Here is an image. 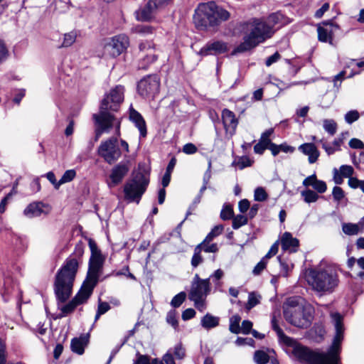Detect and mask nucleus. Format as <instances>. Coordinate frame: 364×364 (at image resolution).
<instances>
[{
    "instance_id": "nucleus-30",
    "label": "nucleus",
    "mask_w": 364,
    "mask_h": 364,
    "mask_svg": "<svg viewBox=\"0 0 364 364\" xmlns=\"http://www.w3.org/2000/svg\"><path fill=\"white\" fill-rule=\"evenodd\" d=\"M301 196L306 203H315L320 198L317 193L309 188L302 191L301 192Z\"/></svg>"
},
{
    "instance_id": "nucleus-56",
    "label": "nucleus",
    "mask_w": 364,
    "mask_h": 364,
    "mask_svg": "<svg viewBox=\"0 0 364 364\" xmlns=\"http://www.w3.org/2000/svg\"><path fill=\"white\" fill-rule=\"evenodd\" d=\"M353 168L351 166L342 165L340 167V173L345 178L352 177L351 176L353 175Z\"/></svg>"
},
{
    "instance_id": "nucleus-37",
    "label": "nucleus",
    "mask_w": 364,
    "mask_h": 364,
    "mask_svg": "<svg viewBox=\"0 0 364 364\" xmlns=\"http://www.w3.org/2000/svg\"><path fill=\"white\" fill-rule=\"evenodd\" d=\"M323 127L325 131L331 135H333L336 132L337 124L333 119H324Z\"/></svg>"
},
{
    "instance_id": "nucleus-44",
    "label": "nucleus",
    "mask_w": 364,
    "mask_h": 364,
    "mask_svg": "<svg viewBox=\"0 0 364 364\" xmlns=\"http://www.w3.org/2000/svg\"><path fill=\"white\" fill-rule=\"evenodd\" d=\"M332 196L333 200L339 203L345 198V193L341 187L334 186L332 191Z\"/></svg>"
},
{
    "instance_id": "nucleus-1",
    "label": "nucleus",
    "mask_w": 364,
    "mask_h": 364,
    "mask_svg": "<svg viewBox=\"0 0 364 364\" xmlns=\"http://www.w3.org/2000/svg\"><path fill=\"white\" fill-rule=\"evenodd\" d=\"M331 318L336 333L333 342L326 352L314 351L300 345L294 339L286 336L282 330L274 323L276 332L280 343L293 348L294 355L301 362L309 364H341L340 353L343 340V318L338 312H331Z\"/></svg>"
},
{
    "instance_id": "nucleus-27",
    "label": "nucleus",
    "mask_w": 364,
    "mask_h": 364,
    "mask_svg": "<svg viewBox=\"0 0 364 364\" xmlns=\"http://www.w3.org/2000/svg\"><path fill=\"white\" fill-rule=\"evenodd\" d=\"M219 323L220 318L215 316L209 313H207L205 316H203L200 320L201 326L206 330L217 327L219 326Z\"/></svg>"
},
{
    "instance_id": "nucleus-8",
    "label": "nucleus",
    "mask_w": 364,
    "mask_h": 364,
    "mask_svg": "<svg viewBox=\"0 0 364 364\" xmlns=\"http://www.w3.org/2000/svg\"><path fill=\"white\" fill-rule=\"evenodd\" d=\"M149 183V174L138 171L132 173L130 180L124 186V199L129 203H139Z\"/></svg>"
},
{
    "instance_id": "nucleus-48",
    "label": "nucleus",
    "mask_w": 364,
    "mask_h": 364,
    "mask_svg": "<svg viewBox=\"0 0 364 364\" xmlns=\"http://www.w3.org/2000/svg\"><path fill=\"white\" fill-rule=\"evenodd\" d=\"M289 22L288 18L286 17L281 11L274 13V25L279 24V27L287 24Z\"/></svg>"
},
{
    "instance_id": "nucleus-64",
    "label": "nucleus",
    "mask_w": 364,
    "mask_h": 364,
    "mask_svg": "<svg viewBox=\"0 0 364 364\" xmlns=\"http://www.w3.org/2000/svg\"><path fill=\"white\" fill-rule=\"evenodd\" d=\"M349 146L353 149H363L364 148V144L362 141L358 139H351L349 141Z\"/></svg>"
},
{
    "instance_id": "nucleus-12",
    "label": "nucleus",
    "mask_w": 364,
    "mask_h": 364,
    "mask_svg": "<svg viewBox=\"0 0 364 364\" xmlns=\"http://www.w3.org/2000/svg\"><path fill=\"white\" fill-rule=\"evenodd\" d=\"M129 45V38L124 34L115 36L109 39L103 47L105 58H115L127 50Z\"/></svg>"
},
{
    "instance_id": "nucleus-24",
    "label": "nucleus",
    "mask_w": 364,
    "mask_h": 364,
    "mask_svg": "<svg viewBox=\"0 0 364 364\" xmlns=\"http://www.w3.org/2000/svg\"><path fill=\"white\" fill-rule=\"evenodd\" d=\"M281 245L284 250L296 252L299 245L298 239L293 237L290 232H286L281 238Z\"/></svg>"
},
{
    "instance_id": "nucleus-6",
    "label": "nucleus",
    "mask_w": 364,
    "mask_h": 364,
    "mask_svg": "<svg viewBox=\"0 0 364 364\" xmlns=\"http://www.w3.org/2000/svg\"><path fill=\"white\" fill-rule=\"evenodd\" d=\"M306 279L312 289L321 295L333 293L340 282L337 269L332 265L310 269Z\"/></svg>"
},
{
    "instance_id": "nucleus-60",
    "label": "nucleus",
    "mask_w": 364,
    "mask_h": 364,
    "mask_svg": "<svg viewBox=\"0 0 364 364\" xmlns=\"http://www.w3.org/2000/svg\"><path fill=\"white\" fill-rule=\"evenodd\" d=\"M198 151L197 147L192 143L186 144L183 147V151L186 154H193Z\"/></svg>"
},
{
    "instance_id": "nucleus-38",
    "label": "nucleus",
    "mask_w": 364,
    "mask_h": 364,
    "mask_svg": "<svg viewBox=\"0 0 364 364\" xmlns=\"http://www.w3.org/2000/svg\"><path fill=\"white\" fill-rule=\"evenodd\" d=\"M247 223V218L244 215H237L232 218V228L237 230Z\"/></svg>"
},
{
    "instance_id": "nucleus-50",
    "label": "nucleus",
    "mask_w": 364,
    "mask_h": 364,
    "mask_svg": "<svg viewBox=\"0 0 364 364\" xmlns=\"http://www.w3.org/2000/svg\"><path fill=\"white\" fill-rule=\"evenodd\" d=\"M76 39V33L74 32H70L68 33H65L64 36L63 42L62 44L63 47H68L70 46Z\"/></svg>"
},
{
    "instance_id": "nucleus-57",
    "label": "nucleus",
    "mask_w": 364,
    "mask_h": 364,
    "mask_svg": "<svg viewBox=\"0 0 364 364\" xmlns=\"http://www.w3.org/2000/svg\"><path fill=\"white\" fill-rule=\"evenodd\" d=\"M134 31L140 34H146L152 33V28L149 26L139 25L134 28Z\"/></svg>"
},
{
    "instance_id": "nucleus-46",
    "label": "nucleus",
    "mask_w": 364,
    "mask_h": 364,
    "mask_svg": "<svg viewBox=\"0 0 364 364\" xmlns=\"http://www.w3.org/2000/svg\"><path fill=\"white\" fill-rule=\"evenodd\" d=\"M166 321L168 324L176 329L178 326V321L175 311H170L166 316Z\"/></svg>"
},
{
    "instance_id": "nucleus-49",
    "label": "nucleus",
    "mask_w": 364,
    "mask_h": 364,
    "mask_svg": "<svg viewBox=\"0 0 364 364\" xmlns=\"http://www.w3.org/2000/svg\"><path fill=\"white\" fill-rule=\"evenodd\" d=\"M294 151V148L287 145V144H282L280 145L274 144V156H276L281 151H283L284 153H291Z\"/></svg>"
},
{
    "instance_id": "nucleus-25",
    "label": "nucleus",
    "mask_w": 364,
    "mask_h": 364,
    "mask_svg": "<svg viewBox=\"0 0 364 364\" xmlns=\"http://www.w3.org/2000/svg\"><path fill=\"white\" fill-rule=\"evenodd\" d=\"M298 149L304 154L309 156L308 160L310 164L315 163L319 156V151L316 146L312 143L303 144L300 145Z\"/></svg>"
},
{
    "instance_id": "nucleus-7",
    "label": "nucleus",
    "mask_w": 364,
    "mask_h": 364,
    "mask_svg": "<svg viewBox=\"0 0 364 364\" xmlns=\"http://www.w3.org/2000/svg\"><path fill=\"white\" fill-rule=\"evenodd\" d=\"M247 33L243 38V41L235 48L233 53H243L251 50L267 38H270V27L264 21L258 19L246 23Z\"/></svg>"
},
{
    "instance_id": "nucleus-4",
    "label": "nucleus",
    "mask_w": 364,
    "mask_h": 364,
    "mask_svg": "<svg viewBox=\"0 0 364 364\" xmlns=\"http://www.w3.org/2000/svg\"><path fill=\"white\" fill-rule=\"evenodd\" d=\"M283 316L291 325L299 328H309L314 318V310L302 297L291 296L282 305Z\"/></svg>"
},
{
    "instance_id": "nucleus-62",
    "label": "nucleus",
    "mask_w": 364,
    "mask_h": 364,
    "mask_svg": "<svg viewBox=\"0 0 364 364\" xmlns=\"http://www.w3.org/2000/svg\"><path fill=\"white\" fill-rule=\"evenodd\" d=\"M195 316L196 311L193 309L189 308L183 311L181 317L183 321H187L193 318Z\"/></svg>"
},
{
    "instance_id": "nucleus-17",
    "label": "nucleus",
    "mask_w": 364,
    "mask_h": 364,
    "mask_svg": "<svg viewBox=\"0 0 364 364\" xmlns=\"http://www.w3.org/2000/svg\"><path fill=\"white\" fill-rule=\"evenodd\" d=\"M129 168L125 164H119L114 166L109 175V180L107 181V186L112 188L119 185L129 172Z\"/></svg>"
},
{
    "instance_id": "nucleus-36",
    "label": "nucleus",
    "mask_w": 364,
    "mask_h": 364,
    "mask_svg": "<svg viewBox=\"0 0 364 364\" xmlns=\"http://www.w3.org/2000/svg\"><path fill=\"white\" fill-rule=\"evenodd\" d=\"M203 262V258L201 255V252L200 251L199 247H196L194 249L193 255L191 259V266L193 268L197 267L199 264H200Z\"/></svg>"
},
{
    "instance_id": "nucleus-3",
    "label": "nucleus",
    "mask_w": 364,
    "mask_h": 364,
    "mask_svg": "<svg viewBox=\"0 0 364 364\" xmlns=\"http://www.w3.org/2000/svg\"><path fill=\"white\" fill-rule=\"evenodd\" d=\"M89 247L91 256L89 260L87 277L80 289L73 298L78 305L87 302L92 295L93 289L99 281V277L102 273L103 264L105 260V257L102 255L101 250L97 247L94 240H89Z\"/></svg>"
},
{
    "instance_id": "nucleus-20",
    "label": "nucleus",
    "mask_w": 364,
    "mask_h": 364,
    "mask_svg": "<svg viewBox=\"0 0 364 364\" xmlns=\"http://www.w3.org/2000/svg\"><path fill=\"white\" fill-rule=\"evenodd\" d=\"M228 51L227 44L221 41H216L208 43L203 47L198 54L200 55H208L212 54H220Z\"/></svg>"
},
{
    "instance_id": "nucleus-13",
    "label": "nucleus",
    "mask_w": 364,
    "mask_h": 364,
    "mask_svg": "<svg viewBox=\"0 0 364 364\" xmlns=\"http://www.w3.org/2000/svg\"><path fill=\"white\" fill-rule=\"evenodd\" d=\"M124 100V87L116 86L102 100L100 112L109 113L108 110L117 111Z\"/></svg>"
},
{
    "instance_id": "nucleus-34",
    "label": "nucleus",
    "mask_w": 364,
    "mask_h": 364,
    "mask_svg": "<svg viewBox=\"0 0 364 364\" xmlns=\"http://www.w3.org/2000/svg\"><path fill=\"white\" fill-rule=\"evenodd\" d=\"M77 306H79V305L73 299L70 302H68V304H66L65 305L63 306L60 308L61 314L60 316L64 317V316H68V314L73 312Z\"/></svg>"
},
{
    "instance_id": "nucleus-18",
    "label": "nucleus",
    "mask_w": 364,
    "mask_h": 364,
    "mask_svg": "<svg viewBox=\"0 0 364 364\" xmlns=\"http://www.w3.org/2000/svg\"><path fill=\"white\" fill-rule=\"evenodd\" d=\"M222 121L226 133L232 136L238 124V120L234 112L228 109H224L222 111Z\"/></svg>"
},
{
    "instance_id": "nucleus-43",
    "label": "nucleus",
    "mask_w": 364,
    "mask_h": 364,
    "mask_svg": "<svg viewBox=\"0 0 364 364\" xmlns=\"http://www.w3.org/2000/svg\"><path fill=\"white\" fill-rule=\"evenodd\" d=\"M233 216V210L231 205H225L220 212V218L223 220H228Z\"/></svg>"
},
{
    "instance_id": "nucleus-19",
    "label": "nucleus",
    "mask_w": 364,
    "mask_h": 364,
    "mask_svg": "<svg viewBox=\"0 0 364 364\" xmlns=\"http://www.w3.org/2000/svg\"><path fill=\"white\" fill-rule=\"evenodd\" d=\"M50 208L48 205L42 202H33L30 203L23 210V215L28 218H33L41 216L42 214H48Z\"/></svg>"
},
{
    "instance_id": "nucleus-5",
    "label": "nucleus",
    "mask_w": 364,
    "mask_h": 364,
    "mask_svg": "<svg viewBox=\"0 0 364 364\" xmlns=\"http://www.w3.org/2000/svg\"><path fill=\"white\" fill-rule=\"evenodd\" d=\"M230 18V14L215 1L200 3L193 15V22L197 28L203 31L215 29Z\"/></svg>"
},
{
    "instance_id": "nucleus-51",
    "label": "nucleus",
    "mask_w": 364,
    "mask_h": 364,
    "mask_svg": "<svg viewBox=\"0 0 364 364\" xmlns=\"http://www.w3.org/2000/svg\"><path fill=\"white\" fill-rule=\"evenodd\" d=\"M318 40L322 42H327L331 38L329 31L323 27L319 26L317 29Z\"/></svg>"
},
{
    "instance_id": "nucleus-32",
    "label": "nucleus",
    "mask_w": 364,
    "mask_h": 364,
    "mask_svg": "<svg viewBox=\"0 0 364 364\" xmlns=\"http://www.w3.org/2000/svg\"><path fill=\"white\" fill-rule=\"evenodd\" d=\"M241 318L239 315H234L230 319L229 330L231 333L238 334L240 333V322Z\"/></svg>"
},
{
    "instance_id": "nucleus-63",
    "label": "nucleus",
    "mask_w": 364,
    "mask_h": 364,
    "mask_svg": "<svg viewBox=\"0 0 364 364\" xmlns=\"http://www.w3.org/2000/svg\"><path fill=\"white\" fill-rule=\"evenodd\" d=\"M224 272L222 269H218L214 272L213 274L210 275V279L213 278L215 285H218V281L223 277Z\"/></svg>"
},
{
    "instance_id": "nucleus-22",
    "label": "nucleus",
    "mask_w": 364,
    "mask_h": 364,
    "mask_svg": "<svg viewBox=\"0 0 364 364\" xmlns=\"http://www.w3.org/2000/svg\"><path fill=\"white\" fill-rule=\"evenodd\" d=\"M129 119L139 131L141 137H146L147 134L146 122L141 114L132 107L129 108Z\"/></svg>"
},
{
    "instance_id": "nucleus-58",
    "label": "nucleus",
    "mask_w": 364,
    "mask_h": 364,
    "mask_svg": "<svg viewBox=\"0 0 364 364\" xmlns=\"http://www.w3.org/2000/svg\"><path fill=\"white\" fill-rule=\"evenodd\" d=\"M252 322L248 320H244L242 322V326L240 327V332L243 334H249L252 331Z\"/></svg>"
},
{
    "instance_id": "nucleus-14",
    "label": "nucleus",
    "mask_w": 364,
    "mask_h": 364,
    "mask_svg": "<svg viewBox=\"0 0 364 364\" xmlns=\"http://www.w3.org/2000/svg\"><path fill=\"white\" fill-rule=\"evenodd\" d=\"M137 88L143 97L154 99L159 92V79L156 75L148 76L138 83Z\"/></svg>"
},
{
    "instance_id": "nucleus-10",
    "label": "nucleus",
    "mask_w": 364,
    "mask_h": 364,
    "mask_svg": "<svg viewBox=\"0 0 364 364\" xmlns=\"http://www.w3.org/2000/svg\"><path fill=\"white\" fill-rule=\"evenodd\" d=\"M92 118L97 126L95 129V141H97L103 133H109L113 127L115 128L116 135L120 136L121 122L113 114L99 112L98 114H94Z\"/></svg>"
},
{
    "instance_id": "nucleus-53",
    "label": "nucleus",
    "mask_w": 364,
    "mask_h": 364,
    "mask_svg": "<svg viewBox=\"0 0 364 364\" xmlns=\"http://www.w3.org/2000/svg\"><path fill=\"white\" fill-rule=\"evenodd\" d=\"M259 302V297L257 296L255 293H250L248 296V301L247 304V308L250 309L255 306Z\"/></svg>"
},
{
    "instance_id": "nucleus-40",
    "label": "nucleus",
    "mask_w": 364,
    "mask_h": 364,
    "mask_svg": "<svg viewBox=\"0 0 364 364\" xmlns=\"http://www.w3.org/2000/svg\"><path fill=\"white\" fill-rule=\"evenodd\" d=\"M75 176H76V172L74 169L67 170L63 173L61 178L59 180V183L61 186L62 184L69 183L75 178Z\"/></svg>"
},
{
    "instance_id": "nucleus-15",
    "label": "nucleus",
    "mask_w": 364,
    "mask_h": 364,
    "mask_svg": "<svg viewBox=\"0 0 364 364\" xmlns=\"http://www.w3.org/2000/svg\"><path fill=\"white\" fill-rule=\"evenodd\" d=\"M210 290V278L203 279L196 274L191 282L189 297H207Z\"/></svg>"
},
{
    "instance_id": "nucleus-11",
    "label": "nucleus",
    "mask_w": 364,
    "mask_h": 364,
    "mask_svg": "<svg viewBox=\"0 0 364 364\" xmlns=\"http://www.w3.org/2000/svg\"><path fill=\"white\" fill-rule=\"evenodd\" d=\"M117 136L116 135L102 141L97 150L99 156L109 164L117 161L122 154L118 146Z\"/></svg>"
},
{
    "instance_id": "nucleus-61",
    "label": "nucleus",
    "mask_w": 364,
    "mask_h": 364,
    "mask_svg": "<svg viewBox=\"0 0 364 364\" xmlns=\"http://www.w3.org/2000/svg\"><path fill=\"white\" fill-rule=\"evenodd\" d=\"M46 178L54 186L55 189H58L60 186V184L59 183V181H57L55 178V176L53 172L49 171L46 174Z\"/></svg>"
},
{
    "instance_id": "nucleus-45",
    "label": "nucleus",
    "mask_w": 364,
    "mask_h": 364,
    "mask_svg": "<svg viewBox=\"0 0 364 364\" xmlns=\"http://www.w3.org/2000/svg\"><path fill=\"white\" fill-rule=\"evenodd\" d=\"M223 231V226L218 225L215 226L205 237L206 240L212 241L215 237L220 235Z\"/></svg>"
},
{
    "instance_id": "nucleus-9",
    "label": "nucleus",
    "mask_w": 364,
    "mask_h": 364,
    "mask_svg": "<svg viewBox=\"0 0 364 364\" xmlns=\"http://www.w3.org/2000/svg\"><path fill=\"white\" fill-rule=\"evenodd\" d=\"M92 118L97 126L95 129V141H97L103 133H109L113 127L115 128L116 135L120 136L121 122L113 114L99 112L98 114H94Z\"/></svg>"
},
{
    "instance_id": "nucleus-2",
    "label": "nucleus",
    "mask_w": 364,
    "mask_h": 364,
    "mask_svg": "<svg viewBox=\"0 0 364 364\" xmlns=\"http://www.w3.org/2000/svg\"><path fill=\"white\" fill-rule=\"evenodd\" d=\"M83 252L81 247H76L75 252L65 259L55 274L54 291L58 301L61 303L65 302L72 294L74 281Z\"/></svg>"
},
{
    "instance_id": "nucleus-28",
    "label": "nucleus",
    "mask_w": 364,
    "mask_h": 364,
    "mask_svg": "<svg viewBox=\"0 0 364 364\" xmlns=\"http://www.w3.org/2000/svg\"><path fill=\"white\" fill-rule=\"evenodd\" d=\"M153 48L154 47L148 42L141 43L139 45V49L141 51H147L144 60L146 61L148 63H151L157 59V55L154 53Z\"/></svg>"
},
{
    "instance_id": "nucleus-47",
    "label": "nucleus",
    "mask_w": 364,
    "mask_h": 364,
    "mask_svg": "<svg viewBox=\"0 0 364 364\" xmlns=\"http://www.w3.org/2000/svg\"><path fill=\"white\" fill-rule=\"evenodd\" d=\"M360 117V114L357 110H350L345 114V121L348 124H352L357 121Z\"/></svg>"
},
{
    "instance_id": "nucleus-33",
    "label": "nucleus",
    "mask_w": 364,
    "mask_h": 364,
    "mask_svg": "<svg viewBox=\"0 0 364 364\" xmlns=\"http://www.w3.org/2000/svg\"><path fill=\"white\" fill-rule=\"evenodd\" d=\"M269 360V355L264 350H256L254 354V361L257 364H267Z\"/></svg>"
},
{
    "instance_id": "nucleus-29",
    "label": "nucleus",
    "mask_w": 364,
    "mask_h": 364,
    "mask_svg": "<svg viewBox=\"0 0 364 364\" xmlns=\"http://www.w3.org/2000/svg\"><path fill=\"white\" fill-rule=\"evenodd\" d=\"M273 252V245H272L267 255L258 262L252 270V274L255 275H259L266 268L267 260L272 257V253Z\"/></svg>"
},
{
    "instance_id": "nucleus-35",
    "label": "nucleus",
    "mask_w": 364,
    "mask_h": 364,
    "mask_svg": "<svg viewBox=\"0 0 364 364\" xmlns=\"http://www.w3.org/2000/svg\"><path fill=\"white\" fill-rule=\"evenodd\" d=\"M343 232L348 235H355L359 232V227L356 224L344 223L342 226Z\"/></svg>"
},
{
    "instance_id": "nucleus-59",
    "label": "nucleus",
    "mask_w": 364,
    "mask_h": 364,
    "mask_svg": "<svg viewBox=\"0 0 364 364\" xmlns=\"http://www.w3.org/2000/svg\"><path fill=\"white\" fill-rule=\"evenodd\" d=\"M136 357L137 358L133 364H150V358L148 355L137 353Z\"/></svg>"
},
{
    "instance_id": "nucleus-54",
    "label": "nucleus",
    "mask_w": 364,
    "mask_h": 364,
    "mask_svg": "<svg viewBox=\"0 0 364 364\" xmlns=\"http://www.w3.org/2000/svg\"><path fill=\"white\" fill-rule=\"evenodd\" d=\"M9 56V50L2 40H0V64L5 61Z\"/></svg>"
},
{
    "instance_id": "nucleus-55",
    "label": "nucleus",
    "mask_w": 364,
    "mask_h": 364,
    "mask_svg": "<svg viewBox=\"0 0 364 364\" xmlns=\"http://www.w3.org/2000/svg\"><path fill=\"white\" fill-rule=\"evenodd\" d=\"M173 353L177 359H183L186 355L185 349L181 343H178L174 346Z\"/></svg>"
},
{
    "instance_id": "nucleus-31",
    "label": "nucleus",
    "mask_w": 364,
    "mask_h": 364,
    "mask_svg": "<svg viewBox=\"0 0 364 364\" xmlns=\"http://www.w3.org/2000/svg\"><path fill=\"white\" fill-rule=\"evenodd\" d=\"M211 241L206 240L205 238L203 242L198 244L196 247H200V251H204L205 252H212L215 253L218 251V247L216 243L210 244Z\"/></svg>"
},
{
    "instance_id": "nucleus-39",
    "label": "nucleus",
    "mask_w": 364,
    "mask_h": 364,
    "mask_svg": "<svg viewBox=\"0 0 364 364\" xmlns=\"http://www.w3.org/2000/svg\"><path fill=\"white\" fill-rule=\"evenodd\" d=\"M189 299L194 303L195 307L200 312L206 309V297H189Z\"/></svg>"
},
{
    "instance_id": "nucleus-42",
    "label": "nucleus",
    "mask_w": 364,
    "mask_h": 364,
    "mask_svg": "<svg viewBox=\"0 0 364 364\" xmlns=\"http://www.w3.org/2000/svg\"><path fill=\"white\" fill-rule=\"evenodd\" d=\"M186 297V294L183 291H181L173 296L171 301V305L174 308L179 307L185 301Z\"/></svg>"
},
{
    "instance_id": "nucleus-52",
    "label": "nucleus",
    "mask_w": 364,
    "mask_h": 364,
    "mask_svg": "<svg viewBox=\"0 0 364 364\" xmlns=\"http://www.w3.org/2000/svg\"><path fill=\"white\" fill-rule=\"evenodd\" d=\"M6 343L3 339L0 338V364H6Z\"/></svg>"
},
{
    "instance_id": "nucleus-21",
    "label": "nucleus",
    "mask_w": 364,
    "mask_h": 364,
    "mask_svg": "<svg viewBox=\"0 0 364 364\" xmlns=\"http://www.w3.org/2000/svg\"><path fill=\"white\" fill-rule=\"evenodd\" d=\"M302 185L306 188L312 187L314 191L318 194L324 193L327 190L326 183L323 181L318 180L315 173L304 178Z\"/></svg>"
},
{
    "instance_id": "nucleus-41",
    "label": "nucleus",
    "mask_w": 364,
    "mask_h": 364,
    "mask_svg": "<svg viewBox=\"0 0 364 364\" xmlns=\"http://www.w3.org/2000/svg\"><path fill=\"white\" fill-rule=\"evenodd\" d=\"M268 195L262 187H257L254 192V199L256 201L263 202L267 199Z\"/></svg>"
},
{
    "instance_id": "nucleus-26",
    "label": "nucleus",
    "mask_w": 364,
    "mask_h": 364,
    "mask_svg": "<svg viewBox=\"0 0 364 364\" xmlns=\"http://www.w3.org/2000/svg\"><path fill=\"white\" fill-rule=\"evenodd\" d=\"M89 341V335H82L79 338H74L71 340L70 348L73 352L79 355L84 353L85 347Z\"/></svg>"
},
{
    "instance_id": "nucleus-16",
    "label": "nucleus",
    "mask_w": 364,
    "mask_h": 364,
    "mask_svg": "<svg viewBox=\"0 0 364 364\" xmlns=\"http://www.w3.org/2000/svg\"><path fill=\"white\" fill-rule=\"evenodd\" d=\"M166 0H149L146 6L136 12L139 21H149L155 11L163 6Z\"/></svg>"
},
{
    "instance_id": "nucleus-23",
    "label": "nucleus",
    "mask_w": 364,
    "mask_h": 364,
    "mask_svg": "<svg viewBox=\"0 0 364 364\" xmlns=\"http://www.w3.org/2000/svg\"><path fill=\"white\" fill-rule=\"evenodd\" d=\"M273 134V129H269L264 132L259 141L254 147V151L256 154H262L267 149L273 152V145L271 144L270 136Z\"/></svg>"
}]
</instances>
